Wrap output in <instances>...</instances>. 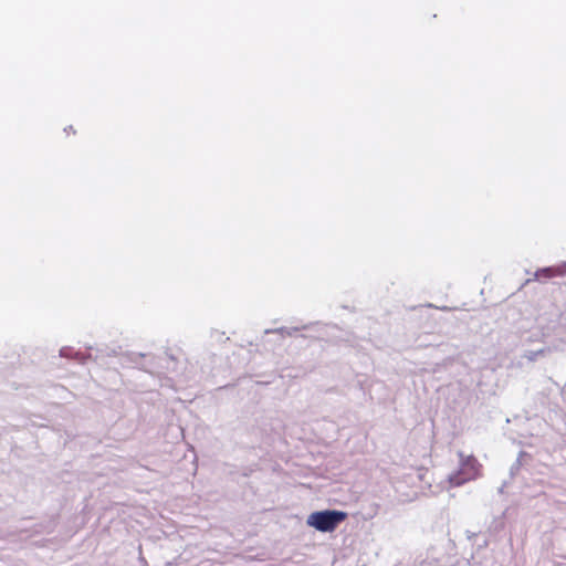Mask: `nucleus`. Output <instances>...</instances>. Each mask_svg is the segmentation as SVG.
I'll list each match as a JSON object with an SVG mask.
<instances>
[{"instance_id":"2","label":"nucleus","mask_w":566,"mask_h":566,"mask_svg":"<svg viewBox=\"0 0 566 566\" xmlns=\"http://www.w3.org/2000/svg\"><path fill=\"white\" fill-rule=\"evenodd\" d=\"M554 275V272L552 269H544L536 273V276H545V277H552Z\"/></svg>"},{"instance_id":"1","label":"nucleus","mask_w":566,"mask_h":566,"mask_svg":"<svg viewBox=\"0 0 566 566\" xmlns=\"http://www.w3.org/2000/svg\"><path fill=\"white\" fill-rule=\"evenodd\" d=\"M347 513L336 510L316 511L308 515L307 525L323 533L334 532L347 518Z\"/></svg>"}]
</instances>
